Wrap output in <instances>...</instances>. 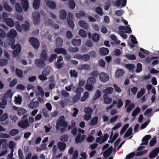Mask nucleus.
<instances>
[{"label":"nucleus","instance_id":"16","mask_svg":"<svg viewBox=\"0 0 159 159\" xmlns=\"http://www.w3.org/2000/svg\"><path fill=\"white\" fill-rule=\"evenodd\" d=\"M45 3L46 5L51 9H54L56 7V5L53 1L49 0H45Z\"/></svg>","mask_w":159,"mask_h":159},{"label":"nucleus","instance_id":"54","mask_svg":"<svg viewBox=\"0 0 159 159\" xmlns=\"http://www.w3.org/2000/svg\"><path fill=\"white\" fill-rule=\"evenodd\" d=\"M142 70V65L140 63H138L137 66V68L135 71L137 73L140 72Z\"/></svg>","mask_w":159,"mask_h":159},{"label":"nucleus","instance_id":"58","mask_svg":"<svg viewBox=\"0 0 159 159\" xmlns=\"http://www.w3.org/2000/svg\"><path fill=\"white\" fill-rule=\"evenodd\" d=\"M68 51L70 52H78L79 49L78 47H70L68 49Z\"/></svg>","mask_w":159,"mask_h":159},{"label":"nucleus","instance_id":"1","mask_svg":"<svg viewBox=\"0 0 159 159\" xmlns=\"http://www.w3.org/2000/svg\"><path fill=\"white\" fill-rule=\"evenodd\" d=\"M17 35V32L14 30H11L7 33V36L8 37L7 41L9 45H11V48H15L13 44L15 42V38Z\"/></svg>","mask_w":159,"mask_h":159},{"label":"nucleus","instance_id":"6","mask_svg":"<svg viewBox=\"0 0 159 159\" xmlns=\"http://www.w3.org/2000/svg\"><path fill=\"white\" fill-rule=\"evenodd\" d=\"M66 20L69 27L71 29L74 28V23L73 21L74 17L72 13L70 12L68 13V16Z\"/></svg>","mask_w":159,"mask_h":159},{"label":"nucleus","instance_id":"47","mask_svg":"<svg viewBox=\"0 0 159 159\" xmlns=\"http://www.w3.org/2000/svg\"><path fill=\"white\" fill-rule=\"evenodd\" d=\"M140 110L139 107H137L134 111L132 113V115L134 117H135L137 114L140 112Z\"/></svg>","mask_w":159,"mask_h":159},{"label":"nucleus","instance_id":"10","mask_svg":"<svg viewBox=\"0 0 159 159\" xmlns=\"http://www.w3.org/2000/svg\"><path fill=\"white\" fill-rule=\"evenodd\" d=\"M13 45L15 46V48H12V49H15L13 52V57H15L19 54L21 51V47L19 43H17L16 45H15L14 43Z\"/></svg>","mask_w":159,"mask_h":159},{"label":"nucleus","instance_id":"4","mask_svg":"<svg viewBox=\"0 0 159 159\" xmlns=\"http://www.w3.org/2000/svg\"><path fill=\"white\" fill-rule=\"evenodd\" d=\"M85 114L84 116V119L86 120H89L92 118L91 115L93 112L92 109L89 107L85 108L84 110Z\"/></svg>","mask_w":159,"mask_h":159},{"label":"nucleus","instance_id":"5","mask_svg":"<svg viewBox=\"0 0 159 159\" xmlns=\"http://www.w3.org/2000/svg\"><path fill=\"white\" fill-rule=\"evenodd\" d=\"M74 58L83 61H88L90 59V56L88 54H84L83 55L81 54H77L74 56Z\"/></svg>","mask_w":159,"mask_h":159},{"label":"nucleus","instance_id":"28","mask_svg":"<svg viewBox=\"0 0 159 159\" xmlns=\"http://www.w3.org/2000/svg\"><path fill=\"white\" fill-rule=\"evenodd\" d=\"M67 13L65 10H61L60 12L59 17L62 20H65L66 16Z\"/></svg>","mask_w":159,"mask_h":159},{"label":"nucleus","instance_id":"23","mask_svg":"<svg viewBox=\"0 0 159 159\" xmlns=\"http://www.w3.org/2000/svg\"><path fill=\"white\" fill-rule=\"evenodd\" d=\"M151 136L150 135L145 136L142 139L143 142L141 143V145H147L148 143V140L151 139Z\"/></svg>","mask_w":159,"mask_h":159},{"label":"nucleus","instance_id":"7","mask_svg":"<svg viewBox=\"0 0 159 159\" xmlns=\"http://www.w3.org/2000/svg\"><path fill=\"white\" fill-rule=\"evenodd\" d=\"M33 23L35 25L38 24L40 21V15L39 12H34L32 13Z\"/></svg>","mask_w":159,"mask_h":159},{"label":"nucleus","instance_id":"55","mask_svg":"<svg viewBox=\"0 0 159 159\" xmlns=\"http://www.w3.org/2000/svg\"><path fill=\"white\" fill-rule=\"evenodd\" d=\"M101 96V92L99 90H97L93 98V100H96L98 98H99Z\"/></svg>","mask_w":159,"mask_h":159},{"label":"nucleus","instance_id":"8","mask_svg":"<svg viewBox=\"0 0 159 159\" xmlns=\"http://www.w3.org/2000/svg\"><path fill=\"white\" fill-rule=\"evenodd\" d=\"M99 77L100 80L103 83L106 82L109 79V75L107 73L102 72L99 74Z\"/></svg>","mask_w":159,"mask_h":159},{"label":"nucleus","instance_id":"12","mask_svg":"<svg viewBox=\"0 0 159 159\" xmlns=\"http://www.w3.org/2000/svg\"><path fill=\"white\" fill-rule=\"evenodd\" d=\"M45 61L41 59H38L35 60V64L37 67L39 68H42L45 65Z\"/></svg>","mask_w":159,"mask_h":159},{"label":"nucleus","instance_id":"19","mask_svg":"<svg viewBox=\"0 0 159 159\" xmlns=\"http://www.w3.org/2000/svg\"><path fill=\"white\" fill-rule=\"evenodd\" d=\"M99 53L102 56H105L109 53V50L107 48L102 47L99 49Z\"/></svg>","mask_w":159,"mask_h":159},{"label":"nucleus","instance_id":"25","mask_svg":"<svg viewBox=\"0 0 159 159\" xmlns=\"http://www.w3.org/2000/svg\"><path fill=\"white\" fill-rule=\"evenodd\" d=\"M41 0H34L33 2V7L35 10L38 9L40 6Z\"/></svg>","mask_w":159,"mask_h":159},{"label":"nucleus","instance_id":"24","mask_svg":"<svg viewBox=\"0 0 159 159\" xmlns=\"http://www.w3.org/2000/svg\"><path fill=\"white\" fill-rule=\"evenodd\" d=\"M57 146L59 149L61 151L64 150L66 147V144L62 142H59L57 143Z\"/></svg>","mask_w":159,"mask_h":159},{"label":"nucleus","instance_id":"42","mask_svg":"<svg viewBox=\"0 0 159 159\" xmlns=\"http://www.w3.org/2000/svg\"><path fill=\"white\" fill-rule=\"evenodd\" d=\"M99 35L97 33H94L93 34L92 37V40L94 42H97L99 40Z\"/></svg>","mask_w":159,"mask_h":159},{"label":"nucleus","instance_id":"2","mask_svg":"<svg viewBox=\"0 0 159 159\" xmlns=\"http://www.w3.org/2000/svg\"><path fill=\"white\" fill-rule=\"evenodd\" d=\"M16 28L17 30L19 32H21L22 29L25 31L27 32L29 29V23L26 20L25 22V24H22L20 25L19 23L17 21L15 23Z\"/></svg>","mask_w":159,"mask_h":159},{"label":"nucleus","instance_id":"11","mask_svg":"<svg viewBox=\"0 0 159 159\" xmlns=\"http://www.w3.org/2000/svg\"><path fill=\"white\" fill-rule=\"evenodd\" d=\"M19 127L22 128H25L29 125L28 120V119H25L19 121L18 124Z\"/></svg>","mask_w":159,"mask_h":159},{"label":"nucleus","instance_id":"13","mask_svg":"<svg viewBox=\"0 0 159 159\" xmlns=\"http://www.w3.org/2000/svg\"><path fill=\"white\" fill-rule=\"evenodd\" d=\"M159 153V147L153 149L149 155V157L151 159H153L157 156Z\"/></svg>","mask_w":159,"mask_h":159},{"label":"nucleus","instance_id":"22","mask_svg":"<svg viewBox=\"0 0 159 159\" xmlns=\"http://www.w3.org/2000/svg\"><path fill=\"white\" fill-rule=\"evenodd\" d=\"M113 151V147L111 146L109 148L103 153V156L106 158L110 155Z\"/></svg>","mask_w":159,"mask_h":159},{"label":"nucleus","instance_id":"59","mask_svg":"<svg viewBox=\"0 0 159 159\" xmlns=\"http://www.w3.org/2000/svg\"><path fill=\"white\" fill-rule=\"evenodd\" d=\"M64 63L63 62H56L54 63L55 66L57 69H60L64 65Z\"/></svg>","mask_w":159,"mask_h":159},{"label":"nucleus","instance_id":"3","mask_svg":"<svg viewBox=\"0 0 159 159\" xmlns=\"http://www.w3.org/2000/svg\"><path fill=\"white\" fill-rule=\"evenodd\" d=\"M56 129L59 130L61 127H67L68 123L65 121V117L64 116H61L57 120L56 123Z\"/></svg>","mask_w":159,"mask_h":159},{"label":"nucleus","instance_id":"63","mask_svg":"<svg viewBox=\"0 0 159 159\" xmlns=\"http://www.w3.org/2000/svg\"><path fill=\"white\" fill-rule=\"evenodd\" d=\"M85 88L89 91L91 90L93 88V84L87 83L85 85Z\"/></svg>","mask_w":159,"mask_h":159},{"label":"nucleus","instance_id":"27","mask_svg":"<svg viewBox=\"0 0 159 159\" xmlns=\"http://www.w3.org/2000/svg\"><path fill=\"white\" fill-rule=\"evenodd\" d=\"M113 91V89L111 87H109L103 90V92L108 95V94H112Z\"/></svg>","mask_w":159,"mask_h":159},{"label":"nucleus","instance_id":"29","mask_svg":"<svg viewBox=\"0 0 159 159\" xmlns=\"http://www.w3.org/2000/svg\"><path fill=\"white\" fill-rule=\"evenodd\" d=\"M81 40L80 39H74L72 40L71 43L75 46H77L80 45L81 43Z\"/></svg>","mask_w":159,"mask_h":159},{"label":"nucleus","instance_id":"18","mask_svg":"<svg viewBox=\"0 0 159 159\" xmlns=\"http://www.w3.org/2000/svg\"><path fill=\"white\" fill-rule=\"evenodd\" d=\"M21 4L25 11L28 10L29 8L28 2L27 0H21Z\"/></svg>","mask_w":159,"mask_h":159},{"label":"nucleus","instance_id":"35","mask_svg":"<svg viewBox=\"0 0 159 159\" xmlns=\"http://www.w3.org/2000/svg\"><path fill=\"white\" fill-rule=\"evenodd\" d=\"M79 70L84 69L86 70H88L90 69V66L87 64H85L81 65L80 67L78 68Z\"/></svg>","mask_w":159,"mask_h":159},{"label":"nucleus","instance_id":"45","mask_svg":"<svg viewBox=\"0 0 159 159\" xmlns=\"http://www.w3.org/2000/svg\"><path fill=\"white\" fill-rule=\"evenodd\" d=\"M15 9L16 11L19 13H21L22 11V9L20 4L17 3L15 5Z\"/></svg>","mask_w":159,"mask_h":159},{"label":"nucleus","instance_id":"9","mask_svg":"<svg viewBox=\"0 0 159 159\" xmlns=\"http://www.w3.org/2000/svg\"><path fill=\"white\" fill-rule=\"evenodd\" d=\"M30 44L36 49H38L40 46V43L38 39L34 37H30Z\"/></svg>","mask_w":159,"mask_h":159},{"label":"nucleus","instance_id":"60","mask_svg":"<svg viewBox=\"0 0 159 159\" xmlns=\"http://www.w3.org/2000/svg\"><path fill=\"white\" fill-rule=\"evenodd\" d=\"M96 11L98 14L101 16L103 15V12L102 9L101 7H98L96 8Z\"/></svg>","mask_w":159,"mask_h":159},{"label":"nucleus","instance_id":"32","mask_svg":"<svg viewBox=\"0 0 159 159\" xmlns=\"http://www.w3.org/2000/svg\"><path fill=\"white\" fill-rule=\"evenodd\" d=\"M125 72L122 69H117L116 73V75L117 77H120L124 75Z\"/></svg>","mask_w":159,"mask_h":159},{"label":"nucleus","instance_id":"21","mask_svg":"<svg viewBox=\"0 0 159 159\" xmlns=\"http://www.w3.org/2000/svg\"><path fill=\"white\" fill-rule=\"evenodd\" d=\"M79 24L81 27L85 30H88L89 28L87 23L83 20H80L79 21Z\"/></svg>","mask_w":159,"mask_h":159},{"label":"nucleus","instance_id":"34","mask_svg":"<svg viewBox=\"0 0 159 159\" xmlns=\"http://www.w3.org/2000/svg\"><path fill=\"white\" fill-rule=\"evenodd\" d=\"M57 46H61L63 44V40L60 37H58L56 40Z\"/></svg>","mask_w":159,"mask_h":159},{"label":"nucleus","instance_id":"33","mask_svg":"<svg viewBox=\"0 0 159 159\" xmlns=\"http://www.w3.org/2000/svg\"><path fill=\"white\" fill-rule=\"evenodd\" d=\"M51 72V69L50 67L48 68V67L44 69L42 71V74L46 76L48 75Z\"/></svg>","mask_w":159,"mask_h":159},{"label":"nucleus","instance_id":"40","mask_svg":"<svg viewBox=\"0 0 159 159\" xmlns=\"http://www.w3.org/2000/svg\"><path fill=\"white\" fill-rule=\"evenodd\" d=\"M68 4L70 8L72 9H74L75 7V4L73 0H70L68 3Z\"/></svg>","mask_w":159,"mask_h":159},{"label":"nucleus","instance_id":"43","mask_svg":"<svg viewBox=\"0 0 159 159\" xmlns=\"http://www.w3.org/2000/svg\"><path fill=\"white\" fill-rule=\"evenodd\" d=\"M133 129L131 127H129L124 134V137L126 138L131 135Z\"/></svg>","mask_w":159,"mask_h":159},{"label":"nucleus","instance_id":"52","mask_svg":"<svg viewBox=\"0 0 159 159\" xmlns=\"http://www.w3.org/2000/svg\"><path fill=\"white\" fill-rule=\"evenodd\" d=\"M125 66L130 70H132L135 67L133 63L126 64Z\"/></svg>","mask_w":159,"mask_h":159},{"label":"nucleus","instance_id":"53","mask_svg":"<svg viewBox=\"0 0 159 159\" xmlns=\"http://www.w3.org/2000/svg\"><path fill=\"white\" fill-rule=\"evenodd\" d=\"M129 126V125L128 124H125L121 129L120 132V134L122 135L125 132L126 130V129L128 128Z\"/></svg>","mask_w":159,"mask_h":159},{"label":"nucleus","instance_id":"57","mask_svg":"<svg viewBox=\"0 0 159 159\" xmlns=\"http://www.w3.org/2000/svg\"><path fill=\"white\" fill-rule=\"evenodd\" d=\"M27 112L26 110L23 108H20L18 110L17 114L20 116L22 115Z\"/></svg>","mask_w":159,"mask_h":159},{"label":"nucleus","instance_id":"62","mask_svg":"<svg viewBox=\"0 0 159 159\" xmlns=\"http://www.w3.org/2000/svg\"><path fill=\"white\" fill-rule=\"evenodd\" d=\"M134 104L133 103H132L128 106L127 108L126 111L127 112H130L132 110V109L134 107Z\"/></svg>","mask_w":159,"mask_h":159},{"label":"nucleus","instance_id":"50","mask_svg":"<svg viewBox=\"0 0 159 159\" xmlns=\"http://www.w3.org/2000/svg\"><path fill=\"white\" fill-rule=\"evenodd\" d=\"M39 105L38 101H35L30 102V108H33L37 107Z\"/></svg>","mask_w":159,"mask_h":159},{"label":"nucleus","instance_id":"41","mask_svg":"<svg viewBox=\"0 0 159 159\" xmlns=\"http://www.w3.org/2000/svg\"><path fill=\"white\" fill-rule=\"evenodd\" d=\"M98 117H93L90 121V124L91 125L94 126L97 124L98 122Z\"/></svg>","mask_w":159,"mask_h":159},{"label":"nucleus","instance_id":"37","mask_svg":"<svg viewBox=\"0 0 159 159\" xmlns=\"http://www.w3.org/2000/svg\"><path fill=\"white\" fill-rule=\"evenodd\" d=\"M125 57L128 59L130 60H134L136 59L135 56L134 54H127L125 55Z\"/></svg>","mask_w":159,"mask_h":159},{"label":"nucleus","instance_id":"49","mask_svg":"<svg viewBox=\"0 0 159 159\" xmlns=\"http://www.w3.org/2000/svg\"><path fill=\"white\" fill-rule=\"evenodd\" d=\"M68 136L67 134H65L60 137V140L64 142L67 141L68 139Z\"/></svg>","mask_w":159,"mask_h":159},{"label":"nucleus","instance_id":"56","mask_svg":"<svg viewBox=\"0 0 159 159\" xmlns=\"http://www.w3.org/2000/svg\"><path fill=\"white\" fill-rule=\"evenodd\" d=\"M85 15V14L83 11H80V13L76 14V16L78 19L81 18L82 16H84Z\"/></svg>","mask_w":159,"mask_h":159},{"label":"nucleus","instance_id":"64","mask_svg":"<svg viewBox=\"0 0 159 159\" xmlns=\"http://www.w3.org/2000/svg\"><path fill=\"white\" fill-rule=\"evenodd\" d=\"M57 57V55L56 54H54L51 55L49 58V61L50 62H52Z\"/></svg>","mask_w":159,"mask_h":159},{"label":"nucleus","instance_id":"14","mask_svg":"<svg viewBox=\"0 0 159 159\" xmlns=\"http://www.w3.org/2000/svg\"><path fill=\"white\" fill-rule=\"evenodd\" d=\"M13 94L11 93V89L8 90L4 94L3 98L4 99H8L11 100Z\"/></svg>","mask_w":159,"mask_h":159},{"label":"nucleus","instance_id":"36","mask_svg":"<svg viewBox=\"0 0 159 159\" xmlns=\"http://www.w3.org/2000/svg\"><path fill=\"white\" fill-rule=\"evenodd\" d=\"M69 72L71 77H73L75 78H76L78 77V73L75 70H71Z\"/></svg>","mask_w":159,"mask_h":159},{"label":"nucleus","instance_id":"48","mask_svg":"<svg viewBox=\"0 0 159 159\" xmlns=\"http://www.w3.org/2000/svg\"><path fill=\"white\" fill-rule=\"evenodd\" d=\"M79 33V35L83 37H85L87 36V34L86 32L83 29L80 30Z\"/></svg>","mask_w":159,"mask_h":159},{"label":"nucleus","instance_id":"46","mask_svg":"<svg viewBox=\"0 0 159 159\" xmlns=\"http://www.w3.org/2000/svg\"><path fill=\"white\" fill-rule=\"evenodd\" d=\"M8 115L7 113H5L2 116H0V121H3L8 118Z\"/></svg>","mask_w":159,"mask_h":159},{"label":"nucleus","instance_id":"44","mask_svg":"<svg viewBox=\"0 0 159 159\" xmlns=\"http://www.w3.org/2000/svg\"><path fill=\"white\" fill-rule=\"evenodd\" d=\"M19 132V130L18 129H15L10 130L9 134L11 136H14L18 134Z\"/></svg>","mask_w":159,"mask_h":159},{"label":"nucleus","instance_id":"31","mask_svg":"<svg viewBox=\"0 0 159 159\" xmlns=\"http://www.w3.org/2000/svg\"><path fill=\"white\" fill-rule=\"evenodd\" d=\"M5 22L7 25L10 27H12L14 25V22L13 20L11 18H8Z\"/></svg>","mask_w":159,"mask_h":159},{"label":"nucleus","instance_id":"15","mask_svg":"<svg viewBox=\"0 0 159 159\" xmlns=\"http://www.w3.org/2000/svg\"><path fill=\"white\" fill-rule=\"evenodd\" d=\"M54 52L57 54H62L65 55L67 54V51L64 48H57L54 49Z\"/></svg>","mask_w":159,"mask_h":159},{"label":"nucleus","instance_id":"38","mask_svg":"<svg viewBox=\"0 0 159 159\" xmlns=\"http://www.w3.org/2000/svg\"><path fill=\"white\" fill-rule=\"evenodd\" d=\"M81 97L80 93H76L72 98V101L74 103L76 102L80 99Z\"/></svg>","mask_w":159,"mask_h":159},{"label":"nucleus","instance_id":"51","mask_svg":"<svg viewBox=\"0 0 159 159\" xmlns=\"http://www.w3.org/2000/svg\"><path fill=\"white\" fill-rule=\"evenodd\" d=\"M8 61L6 59H0V66H2L7 65L8 63Z\"/></svg>","mask_w":159,"mask_h":159},{"label":"nucleus","instance_id":"17","mask_svg":"<svg viewBox=\"0 0 159 159\" xmlns=\"http://www.w3.org/2000/svg\"><path fill=\"white\" fill-rule=\"evenodd\" d=\"M103 102L105 104H110L112 102V98L108 97V95L106 94H104L103 95Z\"/></svg>","mask_w":159,"mask_h":159},{"label":"nucleus","instance_id":"61","mask_svg":"<svg viewBox=\"0 0 159 159\" xmlns=\"http://www.w3.org/2000/svg\"><path fill=\"white\" fill-rule=\"evenodd\" d=\"M144 93V90L143 89H141V90L138 93L137 95V98H140Z\"/></svg>","mask_w":159,"mask_h":159},{"label":"nucleus","instance_id":"20","mask_svg":"<svg viewBox=\"0 0 159 159\" xmlns=\"http://www.w3.org/2000/svg\"><path fill=\"white\" fill-rule=\"evenodd\" d=\"M47 51L45 50H43L40 53V58L44 61H46L47 59Z\"/></svg>","mask_w":159,"mask_h":159},{"label":"nucleus","instance_id":"39","mask_svg":"<svg viewBox=\"0 0 159 159\" xmlns=\"http://www.w3.org/2000/svg\"><path fill=\"white\" fill-rule=\"evenodd\" d=\"M96 78L94 77H89L87 80V83L93 84L96 82Z\"/></svg>","mask_w":159,"mask_h":159},{"label":"nucleus","instance_id":"30","mask_svg":"<svg viewBox=\"0 0 159 159\" xmlns=\"http://www.w3.org/2000/svg\"><path fill=\"white\" fill-rule=\"evenodd\" d=\"M3 6L4 9L7 11L8 12H11L12 11V8L6 2H3Z\"/></svg>","mask_w":159,"mask_h":159},{"label":"nucleus","instance_id":"26","mask_svg":"<svg viewBox=\"0 0 159 159\" xmlns=\"http://www.w3.org/2000/svg\"><path fill=\"white\" fill-rule=\"evenodd\" d=\"M119 30H125L124 32L126 33H131V30L130 27L128 26H121L119 27Z\"/></svg>","mask_w":159,"mask_h":159}]
</instances>
